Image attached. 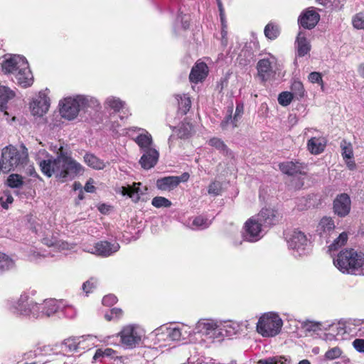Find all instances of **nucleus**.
Returning a JSON list of instances; mask_svg holds the SVG:
<instances>
[{
    "label": "nucleus",
    "mask_w": 364,
    "mask_h": 364,
    "mask_svg": "<svg viewBox=\"0 0 364 364\" xmlns=\"http://www.w3.org/2000/svg\"><path fill=\"white\" fill-rule=\"evenodd\" d=\"M60 153L55 159L50 158L39 162L41 171L48 177L55 175L61 182L73 179L80 174L82 166L75 160L66 156L60 149Z\"/></svg>",
    "instance_id": "1"
},
{
    "label": "nucleus",
    "mask_w": 364,
    "mask_h": 364,
    "mask_svg": "<svg viewBox=\"0 0 364 364\" xmlns=\"http://www.w3.org/2000/svg\"><path fill=\"white\" fill-rule=\"evenodd\" d=\"M2 71L6 75H12L13 81L22 87H30L33 82V76L26 59L18 55H13L3 60Z\"/></svg>",
    "instance_id": "2"
},
{
    "label": "nucleus",
    "mask_w": 364,
    "mask_h": 364,
    "mask_svg": "<svg viewBox=\"0 0 364 364\" xmlns=\"http://www.w3.org/2000/svg\"><path fill=\"white\" fill-rule=\"evenodd\" d=\"M333 264L343 274L364 275V254L353 248L341 250L333 259Z\"/></svg>",
    "instance_id": "3"
},
{
    "label": "nucleus",
    "mask_w": 364,
    "mask_h": 364,
    "mask_svg": "<svg viewBox=\"0 0 364 364\" xmlns=\"http://www.w3.org/2000/svg\"><path fill=\"white\" fill-rule=\"evenodd\" d=\"M283 325L282 318L277 314H264L258 320L257 331L263 337H273L279 334Z\"/></svg>",
    "instance_id": "4"
},
{
    "label": "nucleus",
    "mask_w": 364,
    "mask_h": 364,
    "mask_svg": "<svg viewBox=\"0 0 364 364\" xmlns=\"http://www.w3.org/2000/svg\"><path fill=\"white\" fill-rule=\"evenodd\" d=\"M10 310L15 314L38 318V311L37 303L26 294L10 304Z\"/></svg>",
    "instance_id": "5"
},
{
    "label": "nucleus",
    "mask_w": 364,
    "mask_h": 364,
    "mask_svg": "<svg viewBox=\"0 0 364 364\" xmlns=\"http://www.w3.org/2000/svg\"><path fill=\"white\" fill-rule=\"evenodd\" d=\"M1 161L5 171H10L26 163L27 154L24 151L21 152L14 147H6L2 151Z\"/></svg>",
    "instance_id": "6"
},
{
    "label": "nucleus",
    "mask_w": 364,
    "mask_h": 364,
    "mask_svg": "<svg viewBox=\"0 0 364 364\" xmlns=\"http://www.w3.org/2000/svg\"><path fill=\"white\" fill-rule=\"evenodd\" d=\"M119 335L123 346L126 348L132 349L141 343L144 336V331L139 326L128 325L122 329Z\"/></svg>",
    "instance_id": "7"
},
{
    "label": "nucleus",
    "mask_w": 364,
    "mask_h": 364,
    "mask_svg": "<svg viewBox=\"0 0 364 364\" xmlns=\"http://www.w3.org/2000/svg\"><path fill=\"white\" fill-rule=\"evenodd\" d=\"M262 226L263 225L255 216L248 219L244 226V239L251 242L260 240L263 236Z\"/></svg>",
    "instance_id": "8"
},
{
    "label": "nucleus",
    "mask_w": 364,
    "mask_h": 364,
    "mask_svg": "<svg viewBox=\"0 0 364 364\" xmlns=\"http://www.w3.org/2000/svg\"><path fill=\"white\" fill-rule=\"evenodd\" d=\"M287 243L289 247L294 251L295 256H301L305 254V250L308 246V240L304 232L294 230L287 240Z\"/></svg>",
    "instance_id": "9"
},
{
    "label": "nucleus",
    "mask_w": 364,
    "mask_h": 364,
    "mask_svg": "<svg viewBox=\"0 0 364 364\" xmlns=\"http://www.w3.org/2000/svg\"><path fill=\"white\" fill-rule=\"evenodd\" d=\"M276 62V58L271 55L258 61L257 69L258 75L262 81H267L274 76L275 71L273 68Z\"/></svg>",
    "instance_id": "10"
},
{
    "label": "nucleus",
    "mask_w": 364,
    "mask_h": 364,
    "mask_svg": "<svg viewBox=\"0 0 364 364\" xmlns=\"http://www.w3.org/2000/svg\"><path fill=\"white\" fill-rule=\"evenodd\" d=\"M196 329L198 333L210 338H215L223 336L220 326L213 321H199L196 324Z\"/></svg>",
    "instance_id": "11"
},
{
    "label": "nucleus",
    "mask_w": 364,
    "mask_h": 364,
    "mask_svg": "<svg viewBox=\"0 0 364 364\" xmlns=\"http://www.w3.org/2000/svg\"><path fill=\"white\" fill-rule=\"evenodd\" d=\"M120 248L119 243L100 241L93 247L86 250L87 252L97 255L100 257H107L117 252Z\"/></svg>",
    "instance_id": "12"
},
{
    "label": "nucleus",
    "mask_w": 364,
    "mask_h": 364,
    "mask_svg": "<svg viewBox=\"0 0 364 364\" xmlns=\"http://www.w3.org/2000/svg\"><path fill=\"white\" fill-rule=\"evenodd\" d=\"M60 113L62 117L68 120H73L78 115L80 109L75 97H66L60 101Z\"/></svg>",
    "instance_id": "13"
},
{
    "label": "nucleus",
    "mask_w": 364,
    "mask_h": 364,
    "mask_svg": "<svg viewBox=\"0 0 364 364\" xmlns=\"http://www.w3.org/2000/svg\"><path fill=\"white\" fill-rule=\"evenodd\" d=\"M38 318L50 317L58 312L63 306V302L53 299H46L43 303H37Z\"/></svg>",
    "instance_id": "14"
},
{
    "label": "nucleus",
    "mask_w": 364,
    "mask_h": 364,
    "mask_svg": "<svg viewBox=\"0 0 364 364\" xmlns=\"http://www.w3.org/2000/svg\"><path fill=\"white\" fill-rule=\"evenodd\" d=\"M320 20V15L314 8L309 7L304 10L298 18L299 24L306 29L314 28Z\"/></svg>",
    "instance_id": "15"
},
{
    "label": "nucleus",
    "mask_w": 364,
    "mask_h": 364,
    "mask_svg": "<svg viewBox=\"0 0 364 364\" xmlns=\"http://www.w3.org/2000/svg\"><path fill=\"white\" fill-rule=\"evenodd\" d=\"M50 107V100L45 92H40L37 98L31 103L30 108L33 115L43 116Z\"/></svg>",
    "instance_id": "16"
},
{
    "label": "nucleus",
    "mask_w": 364,
    "mask_h": 364,
    "mask_svg": "<svg viewBox=\"0 0 364 364\" xmlns=\"http://www.w3.org/2000/svg\"><path fill=\"white\" fill-rule=\"evenodd\" d=\"M351 201L346 193L338 195L333 200V211L339 217L346 216L350 210Z\"/></svg>",
    "instance_id": "17"
},
{
    "label": "nucleus",
    "mask_w": 364,
    "mask_h": 364,
    "mask_svg": "<svg viewBox=\"0 0 364 364\" xmlns=\"http://www.w3.org/2000/svg\"><path fill=\"white\" fill-rule=\"evenodd\" d=\"M86 339L82 337H70L65 339L61 343V348L66 353H78L85 351L87 346H85Z\"/></svg>",
    "instance_id": "18"
},
{
    "label": "nucleus",
    "mask_w": 364,
    "mask_h": 364,
    "mask_svg": "<svg viewBox=\"0 0 364 364\" xmlns=\"http://www.w3.org/2000/svg\"><path fill=\"white\" fill-rule=\"evenodd\" d=\"M142 152L143 154L139 161L141 166L146 170L154 167L159 161V151L154 148H151Z\"/></svg>",
    "instance_id": "19"
},
{
    "label": "nucleus",
    "mask_w": 364,
    "mask_h": 364,
    "mask_svg": "<svg viewBox=\"0 0 364 364\" xmlns=\"http://www.w3.org/2000/svg\"><path fill=\"white\" fill-rule=\"evenodd\" d=\"M255 217L264 227H270L275 225L279 218V213L272 208H263Z\"/></svg>",
    "instance_id": "20"
},
{
    "label": "nucleus",
    "mask_w": 364,
    "mask_h": 364,
    "mask_svg": "<svg viewBox=\"0 0 364 364\" xmlns=\"http://www.w3.org/2000/svg\"><path fill=\"white\" fill-rule=\"evenodd\" d=\"M130 130H137L140 132L139 135L134 139V141L139 146L141 151L152 148V136L146 130L136 127L130 128Z\"/></svg>",
    "instance_id": "21"
},
{
    "label": "nucleus",
    "mask_w": 364,
    "mask_h": 364,
    "mask_svg": "<svg viewBox=\"0 0 364 364\" xmlns=\"http://www.w3.org/2000/svg\"><path fill=\"white\" fill-rule=\"evenodd\" d=\"M208 73L207 65L203 62H197L192 68L189 75L191 82L198 83L204 80Z\"/></svg>",
    "instance_id": "22"
},
{
    "label": "nucleus",
    "mask_w": 364,
    "mask_h": 364,
    "mask_svg": "<svg viewBox=\"0 0 364 364\" xmlns=\"http://www.w3.org/2000/svg\"><path fill=\"white\" fill-rule=\"evenodd\" d=\"M141 183H134L132 186H122L120 193L123 196H128L134 202L136 203L139 200L141 196L146 191V188L141 189Z\"/></svg>",
    "instance_id": "23"
},
{
    "label": "nucleus",
    "mask_w": 364,
    "mask_h": 364,
    "mask_svg": "<svg viewBox=\"0 0 364 364\" xmlns=\"http://www.w3.org/2000/svg\"><path fill=\"white\" fill-rule=\"evenodd\" d=\"M335 228L333 220L331 217L324 216L320 220L316 231L320 237H327L334 230Z\"/></svg>",
    "instance_id": "24"
},
{
    "label": "nucleus",
    "mask_w": 364,
    "mask_h": 364,
    "mask_svg": "<svg viewBox=\"0 0 364 364\" xmlns=\"http://www.w3.org/2000/svg\"><path fill=\"white\" fill-rule=\"evenodd\" d=\"M296 55L299 57H304L308 54L311 50V45L306 39V34L303 31H299L296 40Z\"/></svg>",
    "instance_id": "25"
},
{
    "label": "nucleus",
    "mask_w": 364,
    "mask_h": 364,
    "mask_svg": "<svg viewBox=\"0 0 364 364\" xmlns=\"http://www.w3.org/2000/svg\"><path fill=\"white\" fill-rule=\"evenodd\" d=\"M326 145L323 137H311L307 141V149L311 154L318 155L324 151Z\"/></svg>",
    "instance_id": "26"
},
{
    "label": "nucleus",
    "mask_w": 364,
    "mask_h": 364,
    "mask_svg": "<svg viewBox=\"0 0 364 364\" xmlns=\"http://www.w3.org/2000/svg\"><path fill=\"white\" fill-rule=\"evenodd\" d=\"M328 333L326 334L327 340H342L346 333L345 325L341 323H333L329 326Z\"/></svg>",
    "instance_id": "27"
},
{
    "label": "nucleus",
    "mask_w": 364,
    "mask_h": 364,
    "mask_svg": "<svg viewBox=\"0 0 364 364\" xmlns=\"http://www.w3.org/2000/svg\"><path fill=\"white\" fill-rule=\"evenodd\" d=\"M75 99L77 102V105H79L80 110L85 109L89 107L93 109L100 107L99 101L92 96L77 95L76 97H75Z\"/></svg>",
    "instance_id": "28"
},
{
    "label": "nucleus",
    "mask_w": 364,
    "mask_h": 364,
    "mask_svg": "<svg viewBox=\"0 0 364 364\" xmlns=\"http://www.w3.org/2000/svg\"><path fill=\"white\" fill-rule=\"evenodd\" d=\"M279 169L281 171L289 176H294L297 173H301L304 166L301 164L298 161H286L279 164Z\"/></svg>",
    "instance_id": "29"
},
{
    "label": "nucleus",
    "mask_w": 364,
    "mask_h": 364,
    "mask_svg": "<svg viewBox=\"0 0 364 364\" xmlns=\"http://www.w3.org/2000/svg\"><path fill=\"white\" fill-rule=\"evenodd\" d=\"M178 186V178L174 176L164 177L156 181V187L161 191H171Z\"/></svg>",
    "instance_id": "30"
},
{
    "label": "nucleus",
    "mask_w": 364,
    "mask_h": 364,
    "mask_svg": "<svg viewBox=\"0 0 364 364\" xmlns=\"http://www.w3.org/2000/svg\"><path fill=\"white\" fill-rule=\"evenodd\" d=\"M14 96L15 93L9 87L6 86H1L0 87V110L4 111L6 114H7L6 112V104L9 100H11Z\"/></svg>",
    "instance_id": "31"
},
{
    "label": "nucleus",
    "mask_w": 364,
    "mask_h": 364,
    "mask_svg": "<svg viewBox=\"0 0 364 364\" xmlns=\"http://www.w3.org/2000/svg\"><path fill=\"white\" fill-rule=\"evenodd\" d=\"M42 242L49 247H53L59 251L70 250L71 248L70 245L67 242L58 240L55 237H44L42 240Z\"/></svg>",
    "instance_id": "32"
},
{
    "label": "nucleus",
    "mask_w": 364,
    "mask_h": 364,
    "mask_svg": "<svg viewBox=\"0 0 364 364\" xmlns=\"http://www.w3.org/2000/svg\"><path fill=\"white\" fill-rule=\"evenodd\" d=\"M223 336H232L241 331L240 325L235 321H226L220 324Z\"/></svg>",
    "instance_id": "33"
},
{
    "label": "nucleus",
    "mask_w": 364,
    "mask_h": 364,
    "mask_svg": "<svg viewBox=\"0 0 364 364\" xmlns=\"http://www.w3.org/2000/svg\"><path fill=\"white\" fill-rule=\"evenodd\" d=\"M84 161L88 166L96 170H102L106 166L102 160L92 154H86L84 156Z\"/></svg>",
    "instance_id": "34"
},
{
    "label": "nucleus",
    "mask_w": 364,
    "mask_h": 364,
    "mask_svg": "<svg viewBox=\"0 0 364 364\" xmlns=\"http://www.w3.org/2000/svg\"><path fill=\"white\" fill-rule=\"evenodd\" d=\"M176 98L178 103V111L182 114H186L191 107L190 97L186 95H183V96L177 95Z\"/></svg>",
    "instance_id": "35"
},
{
    "label": "nucleus",
    "mask_w": 364,
    "mask_h": 364,
    "mask_svg": "<svg viewBox=\"0 0 364 364\" xmlns=\"http://www.w3.org/2000/svg\"><path fill=\"white\" fill-rule=\"evenodd\" d=\"M14 260L4 253L0 252V274L12 269Z\"/></svg>",
    "instance_id": "36"
},
{
    "label": "nucleus",
    "mask_w": 364,
    "mask_h": 364,
    "mask_svg": "<svg viewBox=\"0 0 364 364\" xmlns=\"http://www.w3.org/2000/svg\"><path fill=\"white\" fill-rule=\"evenodd\" d=\"M208 144L213 147H215L220 153L228 155L229 149L224 141L217 137H213L208 141Z\"/></svg>",
    "instance_id": "37"
},
{
    "label": "nucleus",
    "mask_w": 364,
    "mask_h": 364,
    "mask_svg": "<svg viewBox=\"0 0 364 364\" xmlns=\"http://www.w3.org/2000/svg\"><path fill=\"white\" fill-rule=\"evenodd\" d=\"M348 234L346 232H343L339 236L333 240L332 244L329 245V250H336L342 246L345 245L348 241Z\"/></svg>",
    "instance_id": "38"
},
{
    "label": "nucleus",
    "mask_w": 364,
    "mask_h": 364,
    "mask_svg": "<svg viewBox=\"0 0 364 364\" xmlns=\"http://www.w3.org/2000/svg\"><path fill=\"white\" fill-rule=\"evenodd\" d=\"M264 33L267 38L274 40L279 36L280 31L277 26L269 23L265 26Z\"/></svg>",
    "instance_id": "39"
},
{
    "label": "nucleus",
    "mask_w": 364,
    "mask_h": 364,
    "mask_svg": "<svg viewBox=\"0 0 364 364\" xmlns=\"http://www.w3.org/2000/svg\"><path fill=\"white\" fill-rule=\"evenodd\" d=\"M105 104L115 112L119 111L121 108L124 106V102L122 101L119 98L110 96L106 99Z\"/></svg>",
    "instance_id": "40"
},
{
    "label": "nucleus",
    "mask_w": 364,
    "mask_h": 364,
    "mask_svg": "<svg viewBox=\"0 0 364 364\" xmlns=\"http://www.w3.org/2000/svg\"><path fill=\"white\" fill-rule=\"evenodd\" d=\"M211 224V221L208 220L203 216H198L195 218L192 222V225L198 230H203L208 228Z\"/></svg>",
    "instance_id": "41"
},
{
    "label": "nucleus",
    "mask_w": 364,
    "mask_h": 364,
    "mask_svg": "<svg viewBox=\"0 0 364 364\" xmlns=\"http://www.w3.org/2000/svg\"><path fill=\"white\" fill-rule=\"evenodd\" d=\"M193 132V127L190 123H183L179 129L178 135L181 139L188 138Z\"/></svg>",
    "instance_id": "42"
},
{
    "label": "nucleus",
    "mask_w": 364,
    "mask_h": 364,
    "mask_svg": "<svg viewBox=\"0 0 364 364\" xmlns=\"http://www.w3.org/2000/svg\"><path fill=\"white\" fill-rule=\"evenodd\" d=\"M115 354V350L112 348H107L105 349L99 348L96 350L93 355V361H97L104 357H113Z\"/></svg>",
    "instance_id": "43"
},
{
    "label": "nucleus",
    "mask_w": 364,
    "mask_h": 364,
    "mask_svg": "<svg viewBox=\"0 0 364 364\" xmlns=\"http://www.w3.org/2000/svg\"><path fill=\"white\" fill-rule=\"evenodd\" d=\"M7 184L11 188H20L23 184L22 176L18 174H11L7 178Z\"/></svg>",
    "instance_id": "44"
},
{
    "label": "nucleus",
    "mask_w": 364,
    "mask_h": 364,
    "mask_svg": "<svg viewBox=\"0 0 364 364\" xmlns=\"http://www.w3.org/2000/svg\"><path fill=\"white\" fill-rule=\"evenodd\" d=\"M151 205L155 208H169L171 205V202L162 196H156L151 200Z\"/></svg>",
    "instance_id": "45"
},
{
    "label": "nucleus",
    "mask_w": 364,
    "mask_h": 364,
    "mask_svg": "<svg viewBox=\"0 0 364 364\" xmlns=\"http://www.w3.org/2000/svg\"><path fill=\"white\" fill-rule=\"evenodd\" d=\"M288 359L284 356H273L258 361V364H284Z\"/></svg>",
    "instance_id": "46"
},
{
    "label": "nucleus",
    "mask_w": 364,
    "mask_h": 364,
    "mask_svg": "<svg viewBox=\"0 0 364 364\" xmlns=\"http://www.w3.org/2000/svg\"><path fill=\"white\" fill-rule=\"evenodd\" d=\"M341 148L343 159L353 158V147L350 143H348L346 141L343 140L341 143Z\"/></svg>",
    "instance_id": "47"
},
{
    "label": "nucleus",
    "mask_w": 364,
    "mask_h": 364,
    "mask_svg": "<svg viewBox=\"0 0 364 364\" xmlns=\"http://www.w3.org/2000/svg\"><path fill=\"white\" fill-rule=\"evenodd\" d=\"M292 94L297 96L298 97H303L305 94V90L301 82L299 80H294L291 87Z\"/></svg>",
    "instance_id": "48"
},
{
    "label": "nucleus",
    "mask_w": 364,
    "mask_h": 364,
    "mask_svg": "<svg viewBox=\"0 0 364 364\" xmlns=\"http://www.w3.org/2000/svg\"><path fill=\"white\" fill-rule=\"evenodd\" d=\"M232 107H230L228 109L229 114L226 116L225 118L221 122L220 126L223 129H226L230 124H231L233 128L237 126V122L235 121L234 117H232Z\"/></svg>",
    "instance_id": "49"
},
{
    "label": "nucleus",
    "mask_w": 364,
    "mask_h": 364,
    "mask_svg": "<svg viewBox=\"0 0 364 364\" xmlns=\"http://www.w3.org/2000/svg\"><path fill=\"white\" fill-rule=\"evenodd\" d=\"M14 201V198L9 191H4L2 196L0 197V203L3 208L8 209L9 205Z\"/></svg>",
    "instance_id": "50"
},
{
    "label": "nucleus",
    "mask_w": 364,
    "mask_h": 364,
    "mask_svg": "<svg viewBox=\"0 0 364 364\" xmlns=\"http://www.w3.org/2000/svg\"><path fill=\"white\" fill-rule=\"evenodd\" d=\"M293 94L290 92H282L278 96V102L282 106L289 105L293 99Z\"/></svg>",
    "instance_id": "51"
},
{
    "label": "nucleus",
    "mask_w": 364,
    "mask_h": 364,
    "mask_svg": "<svg viewBox=\"0 0 364 364\" xmlns=\"http://www.w3.org/2000/svg\"><path fill=\"white\" fill-rule=\"evenodd\" d=\"M208 193L213 196H219L222 193V184L219 181L212 182L208 188Z\"/></svg>",
    "instance_id": "52"
},
{
    "label": "nucleus",
    "mask_w": 364,
    "mask_h": 364,
    "mask_svg": "<svg viewBox=\"0 0 364 364\" xmlns=\"http://www.w3.org/2000/svg\"><path fill=\"white\" fill-rule=\"evenodd\" d=\"M168 336L172 341H181L183 337L181 330L178 327L169 328L168 329Z\"/></svg>",
    "instance_id": "53"
},
{
    "label": "nucleus",
    "mask_w": 364,
    "mask_h": 364,
    "mask_svg": "<svg viewBox=\"0 0 364 364\" xmlns=\"http://www.w3.org/2000/svg\"><path fill=\"white\" fill-rule=\"evenodd\" d=\"M122 316V311L121 309L113 308L109 312L105 314V318L107 321H110L114 319H117Z\"/></svg>",
    "instance_id": "54"
},
{
    "label": "nucleus",
    "mask_w": 364,
    "mask_h": 364,
    "mask_svg": "<svg viewBox=\"0 0 364 364\" xmlns=\"http://www.w3.org/2000/svg\"><path fill=\"white\" fill-rule=\"evenodd\" d=\"M341 353L342 350L340 348L334 347L326 351L325 353V358L328 360H334L339 358Z\"/></svg>",
    "instance_id": "55"
},
{
    "label": "nucleus",
    "mask_w": 364,
    "mask_h": 364,
    "mask_svg": "<svg viewBox=\"0 0 364 364\" xmlns=\"http://www.w3.org/2000/svg\"><path fill=\"white\" fill-rule=\"evenodd\" d=\"M353 25L357 29H364V14H357L353 18Z\"/></svg>",
    "instance_id": "56"
},
{
    "label": "nucleus",
    "mask_w": 364,
    "mask_h": 364,
    "mask_svg": "<svg viewBox=\"0 0 364 364\" xmlns=\"http://www.w3.org/2000/svg\"><path fill=\"white\" fill-rule=\"evenodd\" d=\"M308 78L311 83L323 84L322 76L320 73L312 72L309 75Z\"/></svg>",
    "instance_id": "57"
},
{
    "label": "nucleus",
    "mask_w": 364,
    "mask_h": 364,
    "mask_svg": "<svg viewBox=\"0 0 364 364\" xmlns=\"http://www.w3.org/2000/svg\"><path fill=\"white\" fill-rule=\"evenodd\" d=\"M117 301V298L114 294H108L103 297L102 304L105 306H112Z\"/></svg>",
    "instance_id": "58"
},
{
    "label": "nucleus",
    "mask_w": 364,
    "mask_h": 364,
    "mask_svg": "<svg viewBox=\"0 0 364 364\" xmlns=\"http://www.w3.org/2000/svg\"><path fill=\"white\" fill-rule=\"evenodd\" d=\"M97 282L96 280L91 279L85 282L82 285V289L86 293H90L92 289L96 287Z\"/></svg>",
    "instance_id": "59"
},
{
    "label": "nucleus",
    "mask_w": 364,
    "mask_h": 364,
    "mask_svg": "<svg viewBox=\"0 0 364 364\" xmlns=\"http://www.w3.org/2000/svg\"><path fill=\"white\" fill-rule=\"evenodd\" d=\"M353 346L357 351L364 353V339H355L353 342Z\"/></svg>",
    "instance_id": "60"
},
{
    "label": "nucleus",
    "mask_w": 364,
    "mask_h": 364,
    "mask_svg": "<svg viewBox=\"0 0 364 364\" xmlns=\"http://www.w3.org/2000/svg\"><path fill=\"white\" fill-rule=\"evenodd\" d=\"M84 189L86 192L93 193L95 191V187L94 186V180L90 178L85 185Z\"/></svg>",
    "instance_id": "61"
},
{
    "label": "nucleus",
    "mask_w": 364,
    "mask_h": 364,
    "mask_svg": "<svg viewBox=\"0 0 364 364\" xmlns=\"http://www.w3.org/2000/svg\"><path fill=\"white\" fill-rule=\"evenodd\" d=\"M244 107L241 104H237L235 108V112L234 115L235 121L238 122L239 119L241 117L243 113Z\"/></svg>",
    "instance_id": "62"
},
{
    "label": "nucleus",
    "mask_w": 364,
    "mask_h": 364,
    "mask_svg": "<svg viewBox=\"0 0 364 364\" xmlns=\"http://www.w3.org/2000/svg\"><path fill=\"white\" fill-rule=\"evenodd\" d=\"M220 18L222 24V36L223 38H224L225 36L227 35V31L225 30L227 28L225 11H223V13H220Z\"/></svg>",
    "instance_id": "63"
},
{
    "label": "nucleus",
    "mask_w": 364,
    "mask_h": 364,
    "mask_svg": "<svg viewBox=\"0 0 364 364\" xmlns=\"http://www.w3.org/2000/svg\"><path fill=\"white\" fill-rule=\"evenodd\" d=\"M178 19H181L182 23V26L184 29H186L189 27V17L184 14V15H178Z\"/></svg>",
    "instance_id": "64"
}]
</instances>
